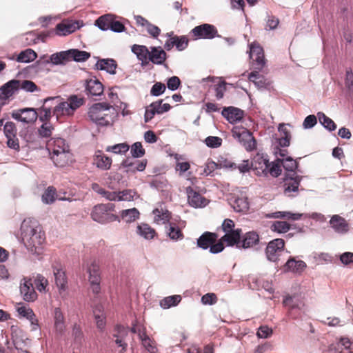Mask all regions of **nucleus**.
I'll list each match as a JSON object with an SVG mask.
<instances>
[{
    "label": "nucleus",
    "instance_id": "1",
    "mask_svg": "<svg viewBox=\"0 0 353 353\" xmlns=\"http://www.w3.org/2000/svg\"><path fill=\"white\" fill-rule=\"evenodd\" d=\"M22 241L27 249L39 254L46 240L45 232L36 221L25 219L21 226Z\"/></svg>",
    "mask_w": 353,
    "mask_h": 353
},
{
    "label": "nucleus",
    "instance_id": "2",
    "mask_svg": "<svg viewBox=\"0 0 353 353\" xmlns=\"http://www.w3.org/2000/svg\"><path fill=\"white\" fill-rule=\"evenodd\" d=\"M54 101L57 104L54 108L53 114L59 119L61 116H72L74 111L83 104L84 100L77 95H72L68 99L67 101L60 102V100Z\"/></svg>",
    "mask_w": 353,
    "mask_h": 353
},
{
    "label": "nucleus",
    "instance_id": "3",
    "mask_svg": "<svg viewBox=\"0 0 353 353\" xmlns=\"http://www.w3.org/2000/svg\"><path fill=\"white\" fill-rule=\"evenodd\" d=\"M241 234L242 230L241 228H236L234 231L225 233L216 243L211 247V253L217 254L222 252L224 249V243L227 246L235 245L239 248Z\"/></svg>",
    "mask_w": 353,
    "mask_h": 353
},
{
    "label": "nucleus",
    "instance_id": "4",
    "mask_svg": "<svg viewBox=\"0 0 353 353\" xmlns=\"http://www.w3.org/2000/svg\"><path fill=\"white\" fill-rule=\"evenodd\" d=\"M110 107L106 103H98L90 107L88 116L98 125L106 126L110 123V116L106 113Z\"/></svg>",
    "mask_w": 353,
    "mask_h": 353
},
{
    "label": "nucleus",
    "instance_id": "5",
    "mask_svg": "<svg viewBox=\"0 0 353 353\" xmlns=\"http://www.w3.org/2000/svg\"><path fill=\"white\" fill-rule=\"evenodd\" d=\"M233 137L243 145L247 151H252L256 149V142L252 133L245 128L234 126L232 129Z\"/></svg>",
    "mask_w": 353,
    "mask_h": 353
},
{
    "label": "nucleus",
    "instance_id": "6",
    "mask_svg": "<svg viewBox=\"0 0 353 353\" xmlns=\"http://www.w3.org/2000/svg\"><path fill=\"white\" fill-rule=\"evenodd\" d=\"M114 205L111 203L95 205L91 212V217L95 221L105 223L116 220L117 216L110 212L114 211Z\"/></svg>",
    "mask_w": 353,
    "mask_h": 353
},
{
    "label": "nucleus",
    "instance_id": "7",
    "mask_svg": "<svg viewBox=\"0 0 353 353\" xmlns=\"http://www.w3.org/2000/svg\"><path fill=\"white\" fill-rule=\"evenodd\" d=\"M193 39H212L219 36L215 26L208 23H203L194 27L190 32Z\"/></svg>",
    "mask_w": 353,
    "mask_h": 353
},
{
    "label": "nucleus",
    "instance_id": "8",
    "mask_svg": "<svg viewBox=\"0 0 353 353\" xmlns=\"http://www.w3.org/2000/svg\"><path fill=\"white\" fill-rule=\"evenodd\" d=\"M250 59L252 67L256 70H261L265 65V59L263 48L258 43H253L250 46Z\"/></svg>",
    "mask_w": 353,
    "mask_h": 353
},
{
    "label": "nucleus",
    "instance_id": "9",
    "mask_svg": "<svg viewBox=\"0 0 353 353\" xmlns=\"http://www.w3.org/2000/svg\"><path fill=\"white\" fill-rule=\"evenodd\" d=\"M302 178L296 172H287L283 179L285 194L290 196L291 192H297Z\"/></svg>",
    "mask_w": 353,
    "mask_h": 353
},
{
    "label": "nucleus",
    "instance_id": "10",
    "mask_svg": "<svg viewBox=\"0 0 353 353\" xmlns=\"http://www.w3.org/2000/svg\"><path fill=\"white\" fill-rule=\"evenodd\" d=\"M284 246L285 241L282 239H276L269 242L265 249L268 259L273 262L276 261L283 252Z\"/></svg>",
    "mask_w": 353,
    "mask_h": 353
},
{
    "label": "nucleus",
    "instance_id": "11",
    "mask_svg": "<svg viewBox=\"0 0 353 353\" xmlns=\"http://www.w3.org/2000/svg\"><path fill=\"white\" fill-rule=\"evenodd\" d=\"M20 292L24 301L33 302L37 299V294L31 279L23 278L20 283Z\"/></svg>",
    "mask_w": 353,
    "mask_h": 353
},
{
    "label": "nucleus",
    "instance_id": "12",
    "mask_svg": "<svg viewBox=\"0 0 353 353\" xmlns=\"http://www.w3.org/2000/svg\"><path fill=\"white\" fill-rule=\"evenodd\" d=\"M283 304L288 307V314L292 319H298L300 317V312L294 314V310H301L302 307L304 305L303 301L296 295L287 296L283 301Z\"/></svg>",
    "mask_w": 353,
    "mask_h": 353
},
{
    "label": "nucleus",
    "instance_id": "13",
    "mask_svg": "<svg viewBox=\"0 0 353 353\" xmlns=\"http://www.w3.org/2000/svg\"><path fill=\"white\" fill-rule=\"evenodd\" d=\"M38 115L35 109L27 108L18 110L17 112H13L12 117L17 121L26 123H34L37 120Z\"/></svg>",
    "mask_w": 353,
    "mask_h": 353
},
{
    "label": "nucleus",
    "instance_id": "14",
    "mask_svg": "<svg viewBox=\"0 0 353 353\" xmlns=\"http://www.w3.org/2000/svg\"><path fill=\"white\" fill-rule=\"evenodd\" d=\"M270 165V163L269 161L260 154H257L254 157L251 163L252 168L258 176L265 175V172Z\"/></svg>",
    "mask_w": 353,
    "mask_h": 353
},
{
    "label": "nucleus",
    "instance_id": "15",
    "mask_svg": "<svg viewBox=\"0 0 353 353\" xmlns=\"http://www.w3.org/2000/svg\"><path fill=\"white\" fill-rule=\"evenodd\" d=\"M50 154L51 159L57 167H65L72 161V154L70 152V150L62 152H58Z\"/></svg>",
    "mask_w": 353,
    "mask_h": 353
},
{
    "label": "nucleus",
    "instance_id": "16",
    "mask_svg": "<svg viewBox=\"0 0 353 353\" xmlns=\"http://www.w3.org/2000/svg\"><path fill=\"white\" fill-rule=\"evenodd\" d=\"M217 238L218 234L216 233L205 232L197 239V246L203 250L210 248V252H211V247L216 243Z\"/></svg>",
    "mask_w": 353,
    "mask_h": 353
},
{
    "label": "nucleus",
    "instance_id": "17",
    "mask_svg": "<svg viewBox=\"0 0 353 353\" xmlns=\"http://www.w3.org/2000/svg\"><path fill=\"white\" fill-rule=\"evenodd\" d=\"M53 273L56 285L59 289V294H61L68 288V279L65 272L61 268L53 267Z\"/></svg>",
    "mask_w": 353,
    "mask_h": 353
},
{
    "label": "nucleus",
    "instance_id": "18",
    "mask_svg": "<svg viewBox=\"0 0 353 353\" xmlns=\"http://www.w3.org/2000/svg\"><path fill=\"white\" fill-rule=\"evenodd\" d=\"M188 202L190 205L195 208H202L205 206L208 201L199 192L194 191L192 188H187Z\"/></svg>",
    "mask_w": 353,
    "mask_h": 353
},
{
    "label": "nucleus",
    "instance_id": "19",
    "mask_svg": "<svg viewBox=\"0 0 353 353\" xmlns=\"http://www.w3.org/2000/svg\"><path fill=\"white\" fill-rule=\"evenodd\" d=\"M19 80L9 81L0 88V101H6L18 90Z\"/></svg>",
    "mask_w": 353,
    "mask_h": 353
},
{
    "label": "nucleus",
    "instance_id": "20",
    "mask_svg": "<svg viewBox=\"0 0 353 353\" xmlns=\"http://www.w3.org/2000/svg\"><path fill=\"white\" fill-rule=\"evenodd\" d=\"M47 148L50 154L70 150L68 144L62 138H53L49 140L47 143Z\"/></svg>",
    "mask_w": 353,
    "mask_h": 353
},
{
    "label": "nucleus",
    "instance_id": "21",
    "mask_svg": "<svg viewBox=\"0 0 353 353\" xmlns=\"http://www.w3.org/2000/svg\"><path fill=\"white\" fill-rule=\"evenodd\" d=\"M222 115L232 123L241 121L244 116V112L239 108L230 106L223 108Z\"/></svg>",
    "mask_w": 353,
    "mask_h": 353
},
{
    "label": "nucleus",
    "instance_id": "22",
    "mask_svg": "<svg viewBox=\"0 0 353 353\" xmlns=\"http://www.w3.org/2000/svg\"><path fill=\"white\" fill-rule=\"evenodd\" d=\"M330 224L334 230L340 234H345L349 230V224L342 216L335 214L331 217Z\"/></svg>",
    "mask_w": 353,
    "mask_h": 353
},
{
    "label": "nucleus",
    "instance_id": "23",
    "mask_svg": "<svg viewBox=\"0 0 353 353\" xmlns=\"http://www.w3.org/2000/svg\"><path fill=\"white\" fill-rule=\"evenodd\" d=\"M17 310L21 316L25 317L30 321L32 326V330H35L38 328V319H37L33 310L30 307L23 305H19Z\"/></svg>",
    "mask_w": 353,
    "mask_h": 353
},
{
    "label": "nucleus",
    "instance_id": "24",
    "mask_svg": "<svg viewBox=\"0 0 353 353\" xmlns=\"http://www.w3.org/2000/svg\"><path fill=\"white\" fill-rule=\"evenodd\" d=\"M85 91L88 95L100 96L103 92V85L98 79H90L85 81Z\"/></svg>",
    "mask_w": 353,
    "mask_h": 353
},
{
    "label": "nucleus",
    "instance_id": "25",
    "mask_svg": "<svg viewBox=\"0 0 353 353\" xmlns=\"http://www.w3.org/2000/svg\"><path fill=\"white\" fill-rule=\"evenodd\" d=\"M230 203L237 212H245L249 210V202L245 196H234L230 199Z\"/></svg>",
    "mask_w": 353,
    "mask_h": 353
},
{
    "label": "nucleus",
    "instance_id": "26",
    "mask_svg": "<svg viewBox=\"0 0 353 353\" xmlns=\"http://www.w3.org/2000/svg\"><path fill=\"white\" fill-rule=\"evenodd\" d=\"M259 241V236L255 232L245 233L240 239L239 248H249L256 245Z\"/></svg>",
    "mask_w": 353,
    "mask_h": 353
},
{
    "label": "nucleus",
    "instance_id": "27",
    "mask_svg": "<svg viewBox=\"0 0 353 353\" xmlns=\"http://www.w3.org/2000/svg\"><path fill=\"white\" fill-rule=\"evenodd\" d=\"M77 28V21H63L57 26L56 32L58 35L65 36L74 32Z\"/></svg>",
    "mask_w": 353,
    "mask_h": 353
},
{
    "label": "nucleus",
    "instance_id": "28",
    "mask_svg": "<svg viewBox=\"0 0 353 353\" xmlns=\"http://www.w3.org/2000/svg\"><path fill=\"white\" fill-rule=\"evenodd\" d=\"M132 51L137 55L139 60L141 61L143 66L148 64L150 51L146 46L134 44L132 47Z\"/></svg>",
    "mask_w": 353,
    "mask_h": 353
},
{
    "label": "nucleus",
    "instance_id": "29",
    "mask_svg": "<svg viewBox=\"0 0 353 353\" xmlns=\"http://www.w3.org/2000/svg\"><path fill=\"white\" fill-rule=\"evenodd\" d=\"M167 58L166 52L161 47H152L150 52L149 61L154 64L161 65Z\"/></svg>",
    "mask_w": 353,
    "mask_h": 353
},
{
    "label": "nucleus",
    "instance_id": "30",
    "mask_svg": "<svg viewBox=\"0 0 353 353\" xmlns=\"http://www.w3.org/2000/svg\"><path fill=\"white\" fill-rule=\"evenodd\" d=\"M93 163L99 168L102 170H109L111 167L112 159L105 156L103 153L99 151L93 159Z\"/></svg>",
    "mask_w": 353,
    "mask_h": 353
},
{
    "label": "nucleus",
    "instance_id": "31",
    "mask_svg": "<svg viewBox=\"0 0 353 353\" xmlns=\"http://www.w3.org/2000/svg\"><path fill=\"white\" fill-rule=\"evenodd\" d=\"M117 63L113 59H100L95 64V68L100 70H105L110 74H115Z\"/></svg>",
    "mask_w": 353,
    "mask_h": 353
},
{
    "label": "nucleus",
    "instance_id": "32",
    "mask_svg": "<svg viewBox=\"0 0 353 353\" xmlns=\"http://www.w3.org/2000/svg\"><path fill=\"white\" fill-rule=\"evenodd\" d=\"M59 97H52V98H48L44 100L43 105L42 108L40 109L39 112V119L45 122H48L50 120L51 116H52V111H51V107L47 106V103L50 101H59Z\"/></svg>",
    "mask_w": 353,
    "mask_h": 353
},
{
    "label": "nucleus",
    "instance_id": "33",
    "mask_svg": "<svg viewBox=\"0 0 353 353\" xmlns=\"http://www.w3.org/2000/svg\"><path fill=\"white\" fill-rule=\"evenodd\" d=\"M268 219H284L288 220H299L302 216L299 213H292L290 212L277 211L272 213L265 214L264 216Z\"/></svg>",
    "mask_w": 353,
    "mask_h": 353
},
{
    "label": "nucleus",
    "instance_id": "34",
    "mask_svg": "<svg viewBox=\"0 0 353 353\" xmlns=\"http://www.w3.org/2000/svg\"><path fill=\"white\" fill-rule=\"evenodd\" d=\"M68 61H75L77 62L85 61L90 57V54L85 51L79 50L77 49H70L67 50Z\"/></svg>",
    "mask_w": 353,
    "mask_h": 353
},
{
    "label": "nucleus",
    "instance_id": "35",
    "mask_svg": "<svg viewBox=\"0 0 353 353\" xmlns=\"http://www.w3.org/2000/svg\"><path fill=\"white\" fill-rule=\"evenodd\" d=\"M306 268V263L301 260L296 261L294 259H290L285 265L286 270L293 272H301Z\"/></svg>",
    "mask_w": 353,
    "mask_h": 353
},
{
    "label": "nucleus",
    "instance_id": "36",
    "mask_svg": "<svg viewBox=\"0 0 353 353\" xmlns=\"http://www.w3.org/2000/svg\"><path fill=\"white\" fill-rule=\"evenodd\" d=\"M87 272L89 274V281H101L99 265L95 261L87 265Z\"/></svg>",
    "mask_w": 353,
    "mask_h": 353
},
{
    "label": "nucleus",
    "instance_id": "37",
    "mask_svg": "<svg viewBox=\"0 0 353 353\" xmlns=\"http://www.w3.org/2000/svg\"><path fill=\"white\" fill-rule=\"evenodd\" d=\"M54 327L57 332L62 333L65 330L64 316L61 308L56 307L54 312Z\"/></svg>",
    "mask_w": 353,
    "mask_h": 353
},
{
    "label": "nucleus",
    "instance_id": "38",
    "mask_svg": "<svg viewBox=\"0 0 353 353\" xmlns=\"http://www.w3.org/2000/svg\"><path fill=\"white\" fill-rule=\"evenodd\" d=\"M279 131L281 137L279 138V144L281 147H287L290 143L291 135L287 127L284 124H281L279 127Z\"/></svg>",
    "mask_w": 353,
    "mask_h": 353
},
{
    "label": "nucleus",
    "instance_id": "39",
    "mask_svg": "<svg viewBox=\"0 0 353 353\" xmlns=\"http://www.w3.org/2000/svg\"><path fill=\"white\" fill-rule=\"evenodd\" d=\"M37 57V53L32 49L28 48L21 51L17 58V61L21 63H28L33 61Z\"/></svg>",
    "mask_w": 353,
    "mask_h": 353
},
{
    "label": "nucleus",
    "instance_id": "40",
    "mask_svg": "<svg viewBox=\"0 0 353 353\" xmlns=\"http://www.w3.org/2000/svg\"><path fill=\"white\" fill-rule=\"evenodd\" d=\"M46 62H51L54 65L65 64L67 62H69L67 50L52 54L50 57V60H48Z\"/></svg>",
    "mask_w": 353,
    "mask_h": 353
},
{
    "label": "nucleus",
    "instance_id": "41",
    "mask_svg": "<svg viewBox=\"0 0 353 353\" xmlns=\"http://www.w3.org/2000/svg\"><path fill=\"white\" fill-rule=\"evenodd\" d=\"M113 17L110 14L101 16L96 20L95 25L102 30H109L111 28Z\"/></svg>",
    "mask_w": 353,
    "mask_h": 353
},
{
    "label": "nucleus",
    "instance_id": "42",
    "mask_svg": "<svg viewBox=\"0 0 353 353\" xmlns=\"http://www.w3.org/2000/svg\"><path fill=\"white\" fill-rule=\"evenodd\" d=\"M137 232L146 239H152L156 235L155 230L149 225L143 223L137 227Z\"/></svg>",
    "mask_w": 353,
    "mask_h": 353
},
{
    "label": "nucleus",
    "instance_id": "43",
    "mask_svg": "<svg viewBox=\"0 0 353 353\" xmlns=\"http://www.w3.org/2000/svg\"><path fill=\"white\" fill-rule=\"evenodd\" d=\"M167 233L169 237L174 241L182 239L184 236L181 230L174 223H170Z\"/></svg>",
    "mask_w": 353,
    "mask_h": 353
},
{
    "label": "nucleus",
    "instance_id": "44",
    "mask_svg": "<svg viewBox=\"0 0 353 353\" xmlns=\"http://www.w3.org/2000/svg\"><path fill=\"white\" fill-rule=\"evenodd\" d=\"M320 123L329 131H334L336 129V125L330 117L323 112L317 114Z\"/></svg>",
    "mask_w": 353,
    "mask_h": 353
},
{
    "label": "nucleus",
    "instance_id": "45",
    "mask_svg": "<svg viewBox=\"0 0 353 353\" xmlns=\"http://www.w3.org/2000/svg\"><path fill=\"white\" fill-rule=\"evenodd\" d=\"M155 221L159 223H165L168 222L171 218V213L168 210L155 209L153 210Z\"/></svg>",
    "mask_w": 353,
    "mask_h": 353
},
{
    "label": "nucleus",
    "instance_id": "46",
    "mask_svg": "<svg viewBox=\"0 0 353 353\" xmlns=\"http://www.w3.org/2000/svg\"><path fill=\"white\" fill-rule=\"evenodd\" d=\"M181 301L180 295H173L164 298L160 302V305L163 308H169L176 305Z\"/></svg>",
    "mask_w": 353,
    "mask_h": 353
},
{
    "label": "nucleus",
    "instance_id": "47",
    "mask_svg": "<svg viewBox=\"0 0 353 353\" xmlns=\"http://www.w3.org/2000/svg\"><path fill=\"white\" fill-rule=\"evenodd\" d=\"M121 216L126 222L131 223L139 218V212L136 208L124 210L121 212Z\"/></svg>",
    "mask_w": 353,
    "mask_h": 353
},
{
    "label": "nucleus",
    "instance_id": "48",
    "mask_svg": "<svg viewBox=\"0 0 353 353\" xmlns=\"http://www.w3.org/2000/svg\"><path fill=\"white\" fill-rule=\"evenodd\" d=\"M259 70L253 71L249 74L250 81L253 82L259 88H264L265 86V81L264 77L259 72Z\"/></svg>",
    "mask_w": 353,
    "mask_h": 353
},
{
    "label": "nucleus",
    "instance_id": "49",
    "mask_svg": "<svg viewBox=\"0 0 353 353\" xmlns=\"http://www.w3.org/2000/svg\"><path fill=\"white\" fill-rule=\"evenodd\" d=\"M57 199L56 189L52 187H48L42 195V201L46 204L52 203Z\"/></svg>",
    "mask_w": 353,
    "mask_h": 353
},
{
    "label": "nucleus",
    "instance_id": "50",
    "mask_svg": "<svg viewBox=\"0 0 353 353\" xmlns=\"http://www.w3.org/2000/svg\"><path fill=\"white\" fill-rule=\"evenodd\" d=\"M18 88L30 92L40 90V88L33 81L30 80H19Z\"/></svg>",
    "mask_w": 353,
    "mask_h": 353
},
{
    "label": "nucleus",
    "instance_id": "51",
    "mask_svg": "<svg viewBox=\"0 0 353 353\" xmlns=\"http://www.w3.org/2000/svg\"><path fill=\"white\" fill-rule=\"evenodd\" d=\"M122 331L124 332V328L120 325H117V327H115V330H114V332H117V333L113 334V336L116 338L115 343L118 346L122 347V349L121 350V353H123L126 350V348L128 346L127 343L123 341V339L119 335V334H121V332Z\"/></svg>",
    "mask_w": 353,
    "mask_h": 353
},
{
    "label": "nucleus",
    "instance_id": "52",
    "mask_svg": "<svg viewBox=\"0 0 353 353\" xmlns=\"http://www.w3.org/2000/svg\"><path fill=\"white\" fill-rule=\"evenodd\" d=\"M141 343L145 349L150 353H159L156 341L150 339L149 336L141 341Z\"/></svg>",
    "mask_w": 353,
    "mask_h": 353
},
{
    "label": "nucleus",
    "instance_id": "53",
    "mask_svg": "<svg viewBox=\"0 0 353 353\" xmlns=\"http://www.w3.org/2000/svg\"><path fill=\"white\" fill-rule=\"evenodd\" d=\"M281 173V165L280 160H278L277 162L270 163V167L267 169L265 172V176H268L270 174L271 176L274 177H277Z\"/></svg>",
    "mask_w": 353,
    "mask_h": 353
},
{
    "label": "nucleus",
    "instance_id": "54",
    "mask_svg": "<svg viewBox=\"0 0 353 353\" xmlns=\"http://www.w3.org/2000/svg\"><path fill=\"white\" fill-rule=\"evenodd\" d=\"M290 229V225L285 221H276L271 225V230L279 233L287 232Z\"/></svg>",
    "mask_w": 353,
    "mask_h": 353
},
{
    "label": "nucleus",
    "instance_id": "55",
    "mask_svg": "<svg viewBox=\"0 0 353 353\" xmlns=\"http://www.w3.org/2000/svg\"><path fill=\"white\" fill-rule=\"evenodd\" d=\"M163 100H158L154 102H152L150 104V107H154L155 109L157 114H161L164 112H168L171 106L169 103H162Z\"/></svg>",
    "mask_w": 353,
    "mask_h": 353
},
{
    "label": "nucleus",
    "instance_id": "56",
    "mask_svg": "<svg viewBox=\"0 0 353 353\" xmlns=\"http://www.w3.org/2000/svg\"><path fill=\"white\" fill-rule=\"evenodd\" d=\"M94 316L96 320V324L99 329L103 330L105 325V316L100 307H97L93 311Z\"/></svg>",
    "mask_w": 353,
    "mask_h": 353
},
{
    "label": "nucleus",
    "instance_id": "57",
    "mask_svg": "<svg viewBox=\"0 0 353 353\" xmlns=\"http://www.w3.org/2000/svg\"><path fill=\"white\" fill-rule=\"evenodd\" d=\"M34 283L39 292H46V288L48 285V281L41 274H37L34 279Z\"/></svg>",
    "mask_w": 353,
    "mask_h": 353
},
{
    "label": "nucleus",
    "instance_id": "58",
    "mask_svg": "<svg viewBox=\"0 0 353 353\" xmlns=\"http://www.w3.org/2000/svg\"><path fill=\"white\" fill-rule=\"evenodd\" d=\"M174 45L176 49L179 51L185 50L189 43V40L186 36H174Z\"/></svg>",
    "mask_w": 353,
    "mask_h": 353
},
{
    "label": "nucleus",
    "instance_id": "59",
    "mask_svg": "<svg viewBox=\"0 0 353 353\" xmlns=\"http://www.w3.org/2000/svg\"><path fill=\"white\" fill-rule=\"evenodd\" d=\"M130 146L126 143H122L116 144L112 146H109L107 148V151L112 152L115 154H125L126 152L129 150Z\"/></svg>",
    "mask_w": 353,
    "mask_h": 353
},
{
    "label": "nucleus",
    "instance_id": "60",
    "mask_svg": "<svg viewBox=\"0 0 353 353\" xmlns=\"http://www.w3.org/2000/svg\"><path fill=\"white\" fill-rule=\"evenodd\" d=\"M281 163L288 172H295L298 168V163L291 157H287L283 159Z\"/></svg>",
    "mask_w": 353,
    "mask_h": 353
},
{
    "label": "nucleus",
    "instance_id": "61",
    "mask_svg": "<svg viewBox=\"0 0 353 353\" xmlns=\"http://www.w3.org/2000/svg\"><path fill=\"white\" fill-rule=\"evenodd\" d=\"M122 165L126 168H132V171H143L146 167V162L137 161L135 163H129L128 160L123 161Z\"/></svg>",
    "mask_w": 353,
    "mask_h": 353
},
{
    "label": "nucleus",
    "instance_id": "62",
    "mask_svg": "<svg viewBox=\"0 0 353 353\" xmlns=\"http://www.w3.org/2000/svg\"><path fill=\"white\" fill-rule=\"evenodd\" d=\"M130 152L133 157L139 158L145 154V151L141 142H136L132 145Z\"/></svg>",
    "mask_w": 353,
    "mask_h": 353
},
{
    "label": "nucleus",
    "instance_id": "63",
    "mask_svg": "<svg viewBox=\"0 0 353 353\" xmlns=\"http://www.w3.org/2000/svg\"><path fill=\"white\" fill-rule=\"evenodd\" d=\"M3 130L6 138L14 137V135H17V130L13 122H6L4 125Z\"/></svg>",
    "mask_w": 353,
    "mask_h": 353
},
{
    "label": "nucleus",
    "instance_id": "64",
    "mask_svg": "<svg viewBox=\"0 0 353 353\" xmlns=\"http://www.w3.org/2000/svg\"><path fill=\"white\" fill-rule=\"evenodd\" d=\"M204 142L208 147L216 148L222 145V139L219 137L209 136L205 139Z\"/></svg>",
    "mask_w": 353,
    "mask_h": 353
}]
</instances>
